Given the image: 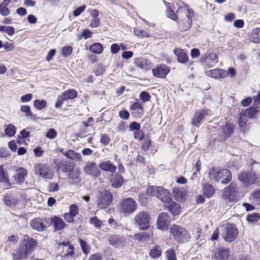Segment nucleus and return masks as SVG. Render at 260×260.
<instances>
[{"instance_id":"nucleus-10","label":"nucleus","mask_w":260,"mask_h":260,"mask_svg":"<svg viewBox=\"0 0 260 260\" xmlns=\"http://www.w3.org/2000/svg\"><path fill=\"white\" fill-rule=\"evenodd\" d=\"M50 223L49 218H41L37 217L32 219L30 221V226L34 230L38 232L45 231Z\"/></svg>"},{"instance_id":"nucleus-11","label":"nucleus","mask_w":260,"mask_h":260,"mask_svg":"<svg viewBox=\"0 0 260 260\" xmlns=\"http://www.w3.org/2000/svg\"><path fill=\"white\" fill-rule=\"evenodd\" d=\"M36 173L40 176L51 179L54 176V173L48 166L42 164H37L35 167Z\"/></svg>"},{"instance_id":"nucleus-2","label":"nucleus","mask_w":260,"mask_h":260,"mask_svg":"<svg viewBox=\"0 0 260 260\" xmlns=\"http://www.w3.org/2000/svg\"><path fill=\"white\" fill-rule=\"evenodd\" d=\"M193 13V11L192 9H188L187 5L179 6L178 8L177 14L179 16V18L177 22L178 24V28L181 31L187 30L191 27Z\"/></svg>"},{"instance_id":"nucleus-39","label":"nucleus","mask_w":260,"mask_h":260,"mask_svg":"<svg viewBox=\"0 0 260 260\" xmlns=\"http://www.w3.org/2000/svg\"><path fill=\"white\" fill-rule=\"evenodd\" d=\"M0 31L5 32L9 36H12L15 33V28L11 26H1Z\"/></svg>"},{"instance_id":"nucleus-31","label":"nucleus","mask_w":260,"mask_h":260,"mask_svg":"<svg viewBox=\"0 0 260 260\" xmlns=\"http://www.w3.org/2000/svg\"><path fill=\"white\" fill-rule=\"evenodd\" d=\"M203 192L205 197L209 198L215 193V191L211 184L206 183L203 187Z\"/></svg>"},{"instance_id":"nucleus-63","label":"nucleus","mask_w":260,"mask_h":260,"mask_svg":"<svg viewBox=\"0 0 260 260\" xmlns=\"http://www.w3.org/2000/svg\"><path fill=\"white\" fill-rule=\"evenodd\" d=\"M119 116L122 119H127L129 117V113L127 110H121L119 112Z\"/></svg>"},{"instance_id":"nucleus-7","label":"nucleus","mask_w":260,"mask_h":260,"mask_svg":"<svg viewBox=\"0 0 260 260\" xmlns=\"http://www.w3.org/2000/svg\"><path fill=\"white\" fill-rule=\"evenodd\" d=\"M238 235V230L235 224L227 223L223 227L222 237L226 242H232L235 240Z\"/></svg>"},{"instance_id":"nucleus-21","label":"nucleus","mask_w":260,"mask_h":260,"mask_svg":"<svg viewBox=\"0 0 260 260\" xmlns=\"http://www.w3.org/2000/svg\"><path fill=\"white\" fill-rule=\"evenodd\" d=\"M207 75L213 78H224L228 75L226 71L216 69L207 72Z\"/></svg>"},{"instance_id":"nucleus-38","label":"nucleus","mask_w":260,"mask_h":260,"mask_svg":"<svg viewBox=\"0 0 260 260\" xmlns=\"http://www.w3.org/2000/svg\"><path fill=\"white\" fill-rule=\"evenodd\" d=\"M16 132V127L12 124H9L6 126L5 130V134L9 137H12Z\"/></svg>"},{"instance_id":"nucleus-51","label":"nucleus","mask_w":260,"mask_h":260,"mask_svg":"<svg viewBox=\"0 0 260 260\" xmlns=\"http://www.w3.org/2000/svg\"><path fill=\"white\" fill-rule=\"evenodd\" d=\"M69 213L75 217L78 214V207L75 204L70 205Z\"/></svg>"},{"instance_id":"nucleus-25","label":"nucleus","mask_w":260,"mask_h":260,"mask_svg":"<svg viewBox=\"0 0 260 260\" xmlns=\"http://www.w3.org/2000/svg\"><path fill=\"white\" fill-rule=\"evenodd\" d=\"M258 111V107L257 105H254L247 109H245L243 111H242L241 114L244 117H247L250 118H253L255 115Z\"/></svg>"},{"instance_id":"nucleus-55","label":"nucleus","mask_w":260,"mask_h":260,"mask_svg":"<svg viewBox=\"0 0 260 260\" xmlns=\"http://www.w3.org/2000/svg\"><path fill=\"white\" fill-rule=\"evenodd\" d=\"M57 136V132L54 128H50L46 134V137L50 139H54Z\"/></svg>"},{"instance_id":"nucleus-17","label":"nucleus","mask_w":260,"mask_h":260,"mask_svg":"<svg viewBox=\"0 0 260 260\" xmlns=\"http://www.w3.org/2000/svg\"><path fill=\"white\" fill-rule=\"evenodd\" d=\"M27 172L26 169L20 168L16 171V174L12 177V181L14 184H21L24 182Z\"/></svg>"},{"instance_id":"nucleus-46","label":"nucleus","mask_w":260,"mask_h":260,"mask_svg":"<svg viewBox=\"0 0 260 260\" xmlns=\"http://www.w3.org/2000/svg\"><path fill=\"white\" fill-rule=\"evenodd\" d=\"M259 217L260 216L258 213H254L252 214L248 215L246 217V220L250 223H253L257 221Z\"/></svg>"},{"instance_id":"nucleus-44","label":"nucleus","mask_w":260,"mask_h":260,"mask_svg":"<svg viewBox=\"0 0 260 260\" xmlns=\"http://www.w3.org/2000/svg\"><path fill=\"white\" fill-rule=\"evenodd\" d=\"M167 16L173 20L177 21L179 16L176 14L170 8H168L166 12Z\"/></svg>"},{"instance_id":"nucleus-45","label":"nucleus","mask_w":260,"mask_h":260,"mask_svg":"<svg viewBox=\"0 0 260 260\" xmlns=\"http://www.w3.org/2000/svg\"><path fill=\"white\" fill-rule=\"evenodd\" d=\"M0 182L7 183L9 185L12 184V183L9 182L6 174L4 173L3 166L2 165L0 166Z\"/></svg>"},{"instance_id":"nucleus-33","label":"nucleus","mask_w":260,"mask_h":260,"mask_svg":"<svg viewBox=\"0 0 260 260\" xmlns=\"http://www.w3.org/2000/svg\"><path fill=\"white\" fill-rule=\"evenodd\" d=\"M234 130V126L230 123H226L222 127V134L224 139L231 137Z\"/></svg>"},{"instance_id":"nucleus-3","label":"nucleus","mask_w":260,"mask_h":260,"mask_svg":"<svg viewBox=\"0 0 260 260\" xmlns=\"http://www.w3.org/2000/svg\"><path fill=\"white\" fill-rule=\"evenodd\" d=\"M209 176L211 180L223 184H228L232 178L231 172L226 169L217 171L214 168H212L209 171Z\"/></svg>"},{"instance_id":"nucleus-61","label":"nucleus","mask_w":260,"mask_h":260,"mask_svg":"<svg viewBox=\"0 0 260 260\" xmlns=\"http://www.w3.org/2000/svg\"><path fill=\"white\" fill-rule=\"evenodd\" d=\"M134 33L136 35L143 37H147L149 36L148 33L144 30L139 29H134Z\"/></svg>"},{"instance_id":"nucleus-29","label":"nucleus","mask_w":260,"mask_h":260,"mask_svg":"<svg viewBox=\"0 0 260 260\" xmlns=\"http://www.w3.org/2000/svg\"><path fill=\"white\" fill-rule=\"evenodd\" d=\"M134 63L136 66L142 69L147 70L150 67L149 60L144 58H136L135 59Z\"/></svg>"},{"instance_id":"nucleus-15","label":"nucleus","mask_w":260,"mask_h":260,"mask_svg":"<svg viewBox=\"0 0 260 260\" xmlns=\"http://www.w3.org/2000/svg\"><path fill=\"white\" fill-rule=\"evenodd\" d=\"M84 171L87 174L93 177H98L101 173V171L99 169L95 162L93 161L87 162L84 168Z\"/></svg>"},{"instance_id":"nucleus-4","label":"nucleus","mask_w":260,"mask_h":260,"mask_svg":"<svg viewBox=\"0 0 260 260\" xmlns=\"http://www.w3.org/2000/svg\"><path fill=\"white\" fill-rule=\"evenodd\" d=\"M147 193L151 196H156L165 204L172 199L170 192L161 186H151L147 188Z\"/></svg>"},{"instance_id":"nucleus-8","label":"nucleus","mask_w":260,"mask_h":260,"mask_svg":"<svg viewBox=\"0 0 260 260\" xmlns=\"http://www.w3.org/2000/svg\"><path fill=\"white\" fill-rule=\"evenodd\" d=\"M150 214L145 211L138 213L134 218L135 222L142 230H147L150 227Z\"/></svg>"},{"instance_id":"nucleus-62","label":"nucleus","mask_w":260,"mask_h":260,"mask_svg":"<svg viewBox=\"0 0 260 260\" xmlns=\"http://www.w3.org/2000/svg\"><path fill=\"white\" fill-rule=\"evenodd\" d=\"M85 8L86 6L85 5L78 7L73 11V15L76 17L80 15L85 10Z\"/></svg>"},{"instance_id":"nucleus-37","label":"nucleus","mask_w":260,"mask_h":260,"mask_svg":"<svg viewBox=\"0 0 260 260\" xmlns=\"http://www.w3.org/2000/svg\"><path fill=\"white\" fill-rule=\"evenodd\" d=\"M89 50L90 52L95 54H100L103 51L102 45L100 43H94L89 47Z\"/></svg>"},{"instance_id":"nucleus-36","label":"nucleus","mask_w":260,"mask_h":260,"mask_svg":"<svg viewBox=\"0 0 260 260\" xmlns=\"http://www.w3.org/2000/svg\"><path fill=\"white\" fill-rule=\"evenodd\" d=\"M3 201L5 204L10 207H13L17 204V200L11 195H6Z\"/></svg>"},{"instance_id":"nucleus-14","label":"nucleus","mask_w":260,"mask_h":260,"mask_svg":"<svg viewBox=\"0 0 260 260\" xmlns=\"http://www.w3.org/2000/svg\"><path fill=\"white\" fill-rule=\"evenodd\" d=\"M210 111L208 110H200L197 111L191 120L192 124L197 126L199 127L204 119L206 118V117L209 116Z\"/></svg>"},{"instance_id":"nucleus-5","label":"nucleus","mask_w":260,"mask_h":260,"mask_svg":"<svg viewBox=\"0 0 260 260\" xmlns=\"http://www.w3.org/2000/svg\"><path fill=\"white\" fill-rule=\"evenodd\" d=\"M170 232L173 239L178 243H184L190 239V236L186 230L179 225H173L171 228Z\"/></svg>"},{"instance_id":"nucleus-58","label":"nucleus","mask_w":260,"mask_h":260,"mask_svg":"<svg viewBox=\"0 0 260 260\" xmlns=\"http://www.w3.org/2000/svg\"><path fill=\"white\" fill-rule=\"evenodd\" d=\"M134 136L135 139L139 141H141L144 139V134L143 132L140 131V129L135 131L134 133Z\"/></svg>"},{"instance_id":"nucleus-9","label":"nucleus","mask_w":260,"mask_h":260,"mask_svg":"<svg viewBox=\"0 0 260 260\" xmlns=\"http://www.w3.org/2000/svg\"><path fill=\"white\" fill-rule=\"evenodd\" d=\"M113 200L112 193L107 190L101 191L97 198L98 207L100 209L106 208L110 206Z\"/></svg>"},{"instance_id":"nucleus-23","label":"nucleus","mask_w":260,"mask_h":260,"mask_svg":"<svg viewBox=\"0 0 260 260\" xmlns=\"http://www.w3.org/2000/svg\"><path fill=\"white\" fill-rule=\"evenodd\" d=\"M229 256V250L227 248H218L215 250L214 253V257L217 260H226Z\"/></svg>"},{"instance_id":"nucleus-13","label":"nucleus","mask_w":260,"mask_h":260,"mask_svg":"<svg viewBox=\"0 0 260 260\" xmlns=\"http://www.w3.org/2000/svg\"><path fill=\"white\" fill-rule=\"evenodd\" d=\"M170 217L167 213L161 212L158 216L156 225L158 229L167 231L170 225Z\"/></svg>"},{"instance_id":"nucleus-48","label":"nucleus","mask_w":260,"mask_h":260,"mask_svg":"<svg viewBox=\"0 0 260 260\" xmlns=\"http://www.w3.org/2000/svg\"><path fill=\"white\" fill-rule=\"evenodd\" d=\"M90 223L94 227L100 228L102 226V221L98 219L96 216L91 217L89 220Z\"/></svg>"},{"instance_id":"nucleus-56","label":"nucleus","mask_w":260,"mask_h":260,"mask_svg":"<svg viewBox=\"0 0 260 260\" xmlns=\"http://www.w3.org/2000/svg\"><path fill=\"white\" fill-rule=\"evenodd\" d=\"M129 127L130 131H137L140 129L141 125L138 122L134 121L130 123Z\"/></svg>"},{"instance_id":"nucleus-49","label":"nucleus","mask_w":260,"mask_h":260,"mask_svg":"<svg viewBox=\"0 0 260 260\" xmlns=\"http://www.w3.org/2000/svg\"><path fill=\"white\" fill-rule=\"evenodd\" d=\"M92 32L88 29H84L83 30L81 35L78 36V39L79 40L82 39L83 38L85 39H87L88 38H90L92 37Z\"/></svg>"},{"instance_id":"nucleus-57","label":"nucleus","mask_w":260,"mask_h":260,"mask_svg":"<svg viewBox=\"0 0 260 260\" xmlns=\"http://www.w3.org/2000/svg\"><path fill=\"white\" fill-rule=\"evenodd\" d=\"M173 192L176 199L178 198H182L184 197V193L182 190L178 188H174L173 189Z\"/></svg>"},{"instance_id":"nucleus-59","label":"nucleus","mask_w":260,"mask_h":260,"mask_svg":"<svg viewBox=\"0 0 260 260\" xmlns=\"http://www.w3.org/2000/svg\"><path fill=\"white\" fill-rule=\"evenodd\" d=\"M151 145V141L149 139H145L144 140L142 145V149L144 150L145 151H147L149 148V147Z\"/></svg>"},{"instance_id":"nucleus-60","label":"nucleus","mask_w":260,"mask_h":260,"mask_svg":"<svg viewBox=\"0 0 260 260\" xmlns=\"http://www.w3.org/2000/svg\"><path fill=\"white\" fill-rule=\"evenodd\" d=\"M135 236L137 239H138L140 241H142L145 240V239L149 237V234L147 232H143L140 234H136Z\"/></svg>"},{"instance_id":"nucleus-27","label":"nucleus","mask_w":260,"mask_h":260,"mask_svg":"<svg viewBox=\"0 0 260 260\" xmlns=\"http://www.w3.org/2000/svg\"><path fill=\"white\" fill-rule=\"evenodd\" d=\"M131 110L132 111V114L135 117H141L143 113V109L142 105L136 102L134 103L131 107Z\"/></svg>"},{"instance_id":"nucleus-16","label":"nucleus","mask_w":260,"mask_h":260,"mask_svg":"<svg viewBox=\"0 0 260 260\" xmlns=\"http://www.w3.org/2000/svg\"><path fill=\"white\" fill-rule=\"evenodd\" d=\"M108 242L111 245L116 248H120L125 245V238L124 237L117 235H112L108 237Z\"/></svg>"},{"instance_id":"nucleus-6","label":"nucleus","mask_w":260,"mask_h":260,"mask_svg":"<svg viewBox=\"0 0 260 260\" xmlns=\"http://www.w3.org/2000/svg\"><path fill=\"white\" fill-rule=\"evenodd\" d=\"M137 208L136 202L131 198L123 199L120 204L119 211L124 216H128L134 213Z\"/></svg>"},{"instance_id":"nucleus-47","label":"nucleus","mask_w":260,"mask_h":260,"mask_svg":"<svg viewBox=\"0 0 260 260\" xmlns=\"http://www.w3.org/2000/svg\"><path fill=\"white\" fill-rule=\"evenodd\" d=\"M79 242L83 252L87 254L89 252V247L87 245L86 241L80 238L79 239Z\"/></svg>"},{"instance_id":"nucleus-26","label":"nucleus","mask_w":260,"mask_h":260,"mask_svg":"<svg viewBox=\"0 0 260 260\" xmlns=\"http://www.w3.org/2000/svg\"><path fill=\"white\" fill-rule=\"evenodd\" d=\"M174 53L177 56L178 62L185 63L187 61L188 59V56L183 50L180 48H176L174 50Z\"/></svg>"},{"instance_id":"nucleus-54","label":"nucleus","mask_w":260,"mask_h":260,"mask_svg":"<svg viewBox=\"0 0 260 260\" xmlns=\"http://www.w3.org/2000/svg\"><path fill=\"white\" fill-rule=\"evenodd\" d=\"M205 55H206V57H205L206 59H209V60H210L212 61H214V62L218 61V56H217V54L213 52H209V53H206Z\"/></svg>"},{"instance_id":"nucleus-30","label":"nucleus","mask_w":260,"mask_h":260,"mask_svg":"<svg viewBox=\"0 0 260 260\" xmlns=\"http://www.w3.org/2000/svg\"><path fill=\"white\" fill-rule=\"evenodd\" d=\"M64 155L67 157L76 161L82 160V156L80 153L72 150H69L65 152Z\"/></svg>"},{"instance_id":"nucleus-19","label":"nucleus","mask_w":260,"mask_h":260,"mask_svg":"<svg viewBox=\"0 0 260 260\" xmlns=\"http://www.w3.org/2000/svg\"><path fill=\"white\" fill-rule=\"evenodd\" d=\"M165 207L174 216L178 215L181 212V206L180 204L173 201L172 199L169 203L166 204Z\"/></svg>"},{"instance_id":"nucleus-18","label":"nucleus","mask_w":260,"mask_h":260,"mask_svg":"<svg viewBox=\"0 0 260 260\" xmlns=\"http://www.w3.org/2000/svg\"><path fill=\"white\" fill-rule=\"evenodd\" d=\"M170 72V69L165 64H160L152 70L154 76L164 78Z\"/></svg>"},{"instance_id":"nucleus-20","label":"nucleus","mask_w":260,"mask_h":260,"mask_svg":"<svg viewBox=\"0 0 260 260\" xmlns=\"http://www.w3.org/2000/svg\"><path fill=\"white\" fill-rule=\"evenodd\" d=\"M49 220L50 222L49 226L53 224L54 226L55 231H61L67 225L62 219L56 216L52 217L51 219H49Z\"/></svg>"},{"instance_id":"nucleus-42","label":"nucleus","mask_w":260,"mask_h":260,"mask_svg":"<svg viewBox=\"0 0 260 260\" xmlns=\"http://www.w3.org/2000/svg\"><path fill=\"white\" fill-rule=\"evenodd\" d=\"M167 260H177L175 251L173 249H168L165 252Z\"/></svg>"},{"instance_id":"nucleus-12","label":"nucleus","mask_w":260,"mask_h":260,"mask_svg":"<svg viewBox=\"0 0 260 260\" xmlns=\"http://www.w3.org/2000/svg\"><path fill=\"white\" fill-rule=\"evenodd\" d=\"M238 178L246 185L255 183L257 179L255 174L251 172H241L238 175Z\"/></svg>"},{"instance_id":"nucleus-43","label":"nucleus","mask_w":260,"mask_h":260,"mask_svg":"<svg viewBox=\"0 0 260 260\" xmlns=\"http://www.w3.org/2000/svg\"><path fill=\"white\" fill-rule=\"evenodd\" d=\"M74 254V247L73 245H70L67 249V252L62 257L67 258L73 257Z\"/></svg>"},{"instance_id":"nucleus-1","label":"nucleus","mask_w":260,"mask_h":260,"mask_svg":"<svg viewBox=\"0 0 260 260\" xmlns=\"http://www.w3.org/2000/svg\"><path fill=\"white\" fill-rule=\"evenodd\" d=\"M37 243L32 238L24 235L20 247L12 254L13 260L26 258L35 250Z\"/></svg>"},{"instance_id":"nucleus-32","label":"nucleus","mask_w":260,"mask_h":260,"mask_svg":"<svg viewBox=\"0 0 260 260\" xmlns=\"http://www.w3.org/2000/svg\"><path fill=\"white\" fill-rule=\"evenodd\" d=\"M59 168L63 172L69 173L74 169V165L73 162L62 161L59 165Z\"/></svg>"},{"instance_id":"nucleus-52","label":"nucleus","mask_w":260,"mask_h":260,"mask_svg":"<svg viewBox=\"0 0 260 260\" xmlns=\"http://www.w3.org/2000/svg\"><path fill=\"white\" fill-rule=\"evenodd\" d=\"M59 189V185L57 183L50 182L48 184V190L49 192H55Z\"/></svg>"},{"instance_id":"nucleus-64","label":"nucleus","mask_w":260,"mask_h":260,"mask_svg":"<svg viewBox=\"0 0 260 260\" xmlns=\"http://www.w3.org/2000/svg\"><path fill=\"white\" fill-rule=\"evenodd\" d=\"M89 260H102V254L98 253L92 254L89 256Z\"/></svg>"},{"instance_id":"nucleus-50","label":"nucleus","mask_w":260,"mask_h":260,"mask_svg":"<svg viewBox=\"0 0 260 260\" xmlns=\"http://www.w3.org/2000/svg\"><path fill=\"white\" fill-rule=\"evenodd\" d=\"M73 52V48L71 46L64 47L61 50V55L64 57H68Z\"/></svg>"},{"instance_id":"nucleus-53","label":"nucleus","mask_w":260,"mask_h":260,"mask_svg":"<svg viewBox=\"0 0 260 260\" xmlns=\"http://www.w3.org/2000/svg\"><path fill=\"white\" fill-rule=\"evenodd\" d=\"M150 98L151 96L149 93L145 91H142L140 93V98L143 101V103L149 101Z\"/></svg>"},{"instance_id":"nucleus-24","label":"nucleus","mask_w":260,"mask_h":260,"mask_svg":"<svg viewBox=\"0 0 260 260\" xmlns=\"http://www.w3.org/2000/svg\"><path fill=\"white\" fill-rule=\"evenodd\" d=\"M110 182L113 187L119 188L122 185L123 179L120 175L114 174L111 176Z\"/></svg>"},{"instance_id":"nucleus-41","label":"nucleus","mask_w":260,"mask_h":260,"mask_svg":"<svg viewBox=\"0 0 260 260\" xmlns=\"http://www.w3.org/2000/svg\"><path fill=\"white\" fill-rule=\"evenodd\" d=\"M34 106L38 110H42L46 106V102L44 100H36L34 102Z\"/></svg>"},{"instance_id":"nucleus-22","label":"nucleus","mask_w":260,"mask_h":260,"mask_svg":"<svg viewBox=\"0 0 260 260\" xmlns=\"http://www.w3.org/2000/svg\"><path fill=\"white\" fill-rule=\"evenodd\" d=\"M99 167L102 171L111 173L115 172L117 167L110 160H106L99 164Z\"/></svg>"},{"instance_id":"nucleus-35","label":"nucleus","mask_w":260,"mask_h":260,"mask_svg":"<svg viewBox=\"0 0 260 260\" xmlns=\"http://www.w3.org/2000/svg\"><path fill=\"white\" fill-rule=\"evenodd\" d=\"M80 174L81 172L80 170L76 169L69 173V178L72 180L73 182L77 183L80 181L79 178Z\"/></svg>"},{"instance_id":"nucleus-34","label":"nucleus","mask_w":260,"mask_h":260,"mask_svg":"<svg viewBox=\"0 0 260 260\" xmlns=\"http://www.w3.org/2000/svg\"><path fill=\"white\" fill-rule=\"evenodd\" d=\"M77 95V92L73 89L67 90L61 95V98L64 101L68 99H73L76 98Z\"/></svg>"},{"instance_id":"nucleus-40","label":"nucleus","mask_w":260,"mask_h":260,"mask_svg":"<svg viewBox=\"0 0 260 260\" xmlns=\"http://www.w3.org/2000/svg\"><path fill=\"white\" fill-rule=\"evenodd\" d=\"M161 254V251L157 246H154L149 252L150 256L152 258H157Z\"/></svg>"},{"instance_id":"nucleus-28","label":"nucleus","mask_w":260,"mask_h":260,"mask_svg":"<svg viewBox=\"0 0 260 260\" xmlns=\"http://www.w3.org/2000/svg\"><path fill=\"white\" fill-rule=\"evenodd\" d=\"M248 39L250 42L254 43L260 42V28H255L249 33Z\"/></svg>"}]
</instances>
